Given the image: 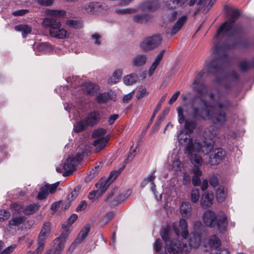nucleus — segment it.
Masks as SVG:
<instances>
[{
  "label": "nucleus",
  "mask_w": 254,
  "mask_h": 254,
  "mask_svg": "<svg viewBox=\"0 0 254 254\" xmlns=\"http://www.w3.org/2000/svg\"><path fill=\"white\" fill-rule=\"evenodd\" d=\"M148 94L149 93L146 91V89L145 87H141L137 91L136 97L138 99H140L145 96H146L148 95Z\"/></svg>",
  "instance_id": "nucleus-49"
},
{
  "label": "nucleus",
  "mask_w": 254,
  "mask_h": 254,
  "mask_svg": "<svg viewBox=\"0 0 254 254\" xmlns=\"http://www.w3.org/2000/svg\"><path fill=\"white\" fill-rule=\"evenodd\" d=\"M218 135V130L213 126H211L205 129L203 132L204 138L205 139H212Z\"/></svg>",
  "instance_id": "nucleus-21"
},
{
  "label": "nucleus",
  "mask_w": 254,
  "mask_h": 254,
  "mask_svg": "<svg viewBox=\"0 0 254 254\" xmlns=\"http://www.w3.org/2000/svg\"><path fill=\"white\" fill-rule=\"evenodd\" d=\"M80 189V188L79 186L76 187L74 190L68 195V199L70 200H72L75 199L78 195Z\"/></svg>",
  "instance_id": "nucleus-52"
},
{
  "label": "nucleus",
  "mask_w": 254,
  "mask_h": 254,
  "mask_svg": "<svg viewBox=\"0 0 254 254\" xmlns=\"http://www.w3.org/2000/svg\"><path fill=\"white\" fill-rule=\"evenodd\" d=\"M29 12L28 9H19L14 11L12 12V14L15 16H22Z\"/></svg>",
  "instance_id": "nucleus-58"
},
{
  "label": "nucleus",
  "mask_w": 254,
  "mask_h": 254,
  "mask_svg": "<svg viewBox=\"0 0 254 254\" xmlns=\"http://www.w3.org/2000/svg\"><path fill=\"white\" fill-rule=\"evenodd\" d=\"M137 11V9L133 8H118L115 9L116 13L121 15L130 14L135 13Z\"/></svg>",
  "instance_id": "nucleus-38"
},
{
  "label": "nucleus",
  "mask_w": 254,
  "mask_h": 254,
  "mask_svg": "<svg viewBox=\"0 0 254 254\" xmlns=\"http://www.w3.org/2000/svg\"><path fill=\"white\" fill-rule=\"evenodd\" d=\"M90 226L89 225H86L80 231L78 237L75 239L76 241H78L79 243L82 242L84 239L87 237L89 230H90Z\"/></svg>",
  "instance_id": "nucleus-37"
},
{
  "label": "nucleus",
  "mask_w": 254,
  "mask_h": 254,
  "mask_svg": "<svg viewBox=\"0 0 254 254\" xmlns=\"http://www.w3.org/2000/svg\"><path fill=\"white\" fill-rule=\"evenodd\" d=\"M96 89V85L90 82H86L83 85V89L84 91L89 94L93 93Z\"/></svg>",
  "instance_id": "nucleus-42"
},
{
  "label": "nucleus",
  "mask_w": 254,
  "mask_h": 254,
  "mask_svg": "<svg viewBox=\"0 0 254 254\" xmlns=\"http://www.w3.org/2000/svg\"><path fill=\"white\" fill-rule=\"evenodd\" d=\"M10 213L6 210H0V221H3L9 218Z\"/></svg>",
  "instance_id": "nucleus-51"
},
{
  "label": "nucleus",
  "mask_w": 254,
  "mask_h": 254,
  "mask_svg": "<svg viewBox=\"0 0 254 254\" xmlns=\"http://www.w3.org/2000/svg\"><path fill=\"white\" fill-rule=\"evenodd\" d=\"M218 179L215 176H212L209 180V184L213 187H216L218 185Z\"/></svg>",
  "instance_id": "nucleus-62"
},
{
  "label": "nucleus",
  "mask_w": 254,
  "mask_h": 254,
  "mask_svg": "<svg viewBox=\"0 0 254 254\" xmlns=\"http://www.w3.org/2000/svg\"><path fill=\"white\" fill-rule=\"evenodd\" d=\"M106 4L100 1H90L85 3L83 6L85 11L89 14H95L106 9Z\"/></svg>",
  "instance_id": "nucleus-11"
},
{
  "label": "nucleus",
  "mask_w": 254,
  "mask_h": 254,
  "mask_svg": "<svg viewBox=\"0 0 254 254\" xmlns=\"http://www.w3.org/2000/svg\"><path fill=\"white\" fill-rule=\"evenodd\" d=\"M43 26L48 29L51 37L58 39L68 38L67 31L62 27V22L56 18L46 17L42 21Z\"/></svg>",
  "instance_id": "nucleus-6"
},
{
  "label": "nucleus",
  "mask_w": 254,
  "mask_h": 254,
  "mask_svg": "<svg viewBox=\"0 0 254 254\" xmlns=\"http://www.w3.org/2000/svg\"><path fill=\"white\" fill-rule=\"evenodd\" d=\"M226 153L222 148H215L209 155L208 162L211 165L219 164L225 158Z\"/></svg>",
  "instance_id": "nucleus-14"
},
{
  "label": "nucleus",
  "mask_w": 254,
  "mask_h": 254,
  "mask_svg": "<svg viewBox=\"0 0 254 254\" xmlns=\"http://www.w3.org/2000/svg\"><path fill=\"white\" fill-rule=\"evenodd\" d=\"M40 208V205L38 203H33L26 206L23 210V212L26 215H31L37 211Z\"/></svg>",
  "instance_id": "nucleus-33"
},
{
  "label": "nucleus",
  "mask_w": 254,
  "mask_h": 254,
  "mask_svg": "<svg viewBox=\"0 0 254 254\" xmlns=\"http://www.w3.org/2000/svg\"><path fill=\"white\" fill-rule=\"evenodd\" d=\"M203 228L202 224L200 222L197 221L195 222L194 224V233H196V234H198L199 235V230H201V229Z\"/></svg>",
  "instance_id": "nucleus-59"
},
{
  "label": "nucleus",
  "mask_w": 254,
  "mask_h": 254,
  "mask_svg": "<svg viewBox=\"0 0 254 254\" xmlns=\"http://www.w3.org/2000/svg\"><path fill=\"white\" fill-rule=\"evenodd\" d=\"M181 15V11L180 10L173 11L167 15V20L170 22L175 21L178 18L177 22L171 29V34L172 35H175L179 31L188 19V15Z\"/></svg>",
  "instance_id": "nucleus-7"
},
{
  "label": "nucleus",
  "mask_w": 254,
  "mask_h": 254,
  "mask_svg": "<svg viewBox=\"0 0 254 254\" xmlns=\"http://www.w3.org/2000/svg\"><path fill=\"white\" fill-rule=\"evenodd\" d=\"M108 141L107 139H94L92 144L95 147V152H98L104 149Z\"/></svg>",
  "instance_id": "nucleus-30"
},
{
  "label": "nucleus",
  "mask_w": 254,
  "mask_h": 254,
  "mask_svg": "<svg viewBox=\"0 0 254 254\" xmlns=\"http://www.w3.org/2000/svg\"><path fill=\"white\" fill-rule=\"evenodd\" d=\"M147 60V58L145 55H137L132 60V66L135 67L143 66L146 63Z\"/></svg>",
  "instance_id": "nucleus-20"
},
{
  "label": "nucleus",
  "mask_w": 254,
  "mask_h": 254,
  "mask_svg": "<svg viewBox=\"0 0 254 254\" xmlns=\"http://www.w3.org/2000/svg\"><path fill=\"white\" fill-rule=\"evenodd\" d=\"M162 37L159 35H155L144 39L140 44V47L144 51H150L158 47L161 43Z\"/></svg>",
  "instance_id": "nucleus-8"
},
{
  "label": "nucleus",
  "mask_w": 254,
  "mask_h": 254,
  "mask_svg": "<svg viewBox=\"0 0 254 254\" xmlns=\"http://www.w3.org/2000/svg\"><path fill=\"white\" fill-rule=\"evenodd\" d=\"M46 12L48 15L54 17V18H61L65 15V12L62 10L47 9Z\"/></svg>",
  "instance_id": "nucleus-34"
},
{
  "label": "nucleus",
  "mask_w": 254,
  "mask_h": 254,
  "mask_svg": "<svg viewBox=\"0 0 254 254\" xmlns=\"http://www.w3.org/2000/svg\"><path fill=\"white\" fill-rule=\"evenodd\" d=\"M10 208L18 213L22 211L23 212L24 210L23 207L21 205L15 203H12L10 205Z\"/></svg>",
  "instance_id": "nucleus-55"
},
{
  "label": "nucleus",
  "mask_w": 254,
  "mask_h": 254,
  "mask_svg": "<svg viewBox=\"0 0 254 254\" xmlns=\"http://www.w3.org/2000/svg\"><path fill=\"white\" fill-rule=\"evenodd\" d=\"M114 191L111 192L106 199L107 202L110 203V204L112 205H117L122 201L125 200L128 197L127 192L126 193H122L113 200L112 199L114 195V191Z\"/></svg>",
  "instance_id": "nucleus-18"
},
{
  "label": "nucleus",
  "mask_w": 254,
  "mask_h": 254,
  "mask_svg": "<svg viewBox=\"0 0 254 254\" xmlns=\"http://www.w3.org/2000/svg\"><path fill=\"white\" fill-rule=\"evenodd\" d=\"M191 200L194 203H197L200 197L199 190L198 189L192 190L191 192Z\"/></svg>",
  "instance_id": "nucleus-45"
},
{
  "label": "nucleus",
  "mask_w": 254,
  "mask_h": 254,
  "mask_svg": "<svg viewBox=\"0 0 254 254\" xmlns=\"http://www.w3.org/2000/svg\"><path fill=\"white\" fill-rule=\"evenodd\" d=\"M25 219L26 217L24 216H16L9 221V225L11 226H18L22 224Z\"/></svg>",
  "instance_id": "nucleus-36"
},
{
  "label": "nucleus",
  "mask_w": 254,
  "mask_h": 254,
  "mask_svg": "<svg viewBox=\"0 0 254 254\" xmlns=\"http://www.w3.org/2000/svg\"><path fill=\"white\" fill-rule=\"evenodd\" d=\"M106 133V130L103 128H99L93 131L92 134V137L93 139H107L109 140L110 136L109 135L104 136Z\"/></svg>",
  "instance_id": "nucleus-24"
},
{
  "label": "nucleus",
  "mask_w": 254,
  "mask_h": 254,
  "mask_svg": "<svg viewBox=\"0 0 254 254\" xmlns=\"http://www.w3.org/2000/svg\"><path fill=\"white\" fill-rule=\"evenodd\" d=\"M188 223L187 221L182 218L180 220L179 225L177 223H174L173 225V230H174L176 236L179 237L180 234H181L182 237L183 238L184 241H186V239L188 237L189 232L187 230Z\"/></svg>",
  "instance_id": "nucleus-13"
},
{
  "label": "nucleus",
  "mask_w": 254,
  "mask_h": 254,
  "mask_svg": "<svg viewBox=\"0 0 254 254\" xmlns=\"http://www.w3.org/2000/svg\"><path fill=\"white\" fill-rule=\"evenodd\" d=\"M165 51L163 50L159 54L157 55L156 56L154 61L151 64L149 70H148V75L149 76H151L153 73H154V71L158 66L159 64H160L163 56L164 55Z\"/></svg>",
  "instance_id": "nucleus-22"
},
{
  "label": "nucleus",
  "mask_w": 254,
  "mask_h": 254,
  "mask_svg": "<svg viewBox=\"0 0 254 254\" xmlns=\"http://www.w3.org/2000/svg\"><path fill=\"white\" fill-rule=\"evenodd\" d=\"M154 247L155 251L157 253H159L162 248V243L160 239H157L154 243Z\"/></svg>",
  "instance_id": "nucleus-61"
},
{
  "label": "nucleus",
  "mask_w": 254,
  "mask_h": 254,
  "mask_svg": "<svg viewBox=\"0 0 254 254\" xmlns=\"http://www.w3.org/2000/svg\"><path fill=\"white\" fill-rule=\"evenodd\" d=\"M161 236L165 242L166 250L169 253L173 254H180L183 252H189L191 248L198 247L201 241L198 234L192 232L190 236L189 245L184 244V241L182 245L178 239L171 238L169 231L166 229L162 230Z\"/></svg>",
  "instance_id": "nucleus-4"
},
{
  "label": "nucleus",
  "mask_w": 254,
  "mask_h": 254,
  "mask_svg": "<svg viewBox=\"0 0 254 254\" xmlns=\"http://www.w3.org/2000/svg\"><path fill=\"white\" fill-rule=\"evenodd\" d=\"M214 200V195L212 192L205 191L200 198V204L202 208H206L210 207Z\"/></svg>",
  "instance_id": "nucleus-16"
},
{
  "label": "nucleus",
  "mask_w": 254,
  "mask_h": 254,
  "mask_svg": "<svg viewBox=\"0 0 254 254\" xmlns=\"http://www.w3.org/2000/svg\"><path fill=\"white\" fill-rule=\"evenodd\" d=\"M87 126H88L86 125L85 120H80L74 126L73 130L76 132H79L85 129Z\"/></svg>",
  "instance_id": "nucleus-40"
},
{
  "label": "nucleus",
  "mask_w": 254,
  "mask_h": 254,
  "mask_svg": "<svg viewBox=\"0 0 254 254\" xmlns=\"http://www.w3.org/2000/svg\"><path fill=\"white\" fill-rule=\"evenodd\" d=\"M100 119V113L97 111H93L88 114L85 120L87 125L93 127L98 123Z\"/></svg>",
  "instance_id": "nucleus-17"
},
{
  "label": "nucleus",
  "mask_w": 254,
  "mask_h": 254,
  "mask_svg": "<svg viewBox=\"0 0 254 254\" xmlns=\"http://www.w3.org/2000/svg\"><path fill=\"white\" fill-rule=\"evenodd\" d=\"M188 0H170L166 1V6L169 9H176L183 6Z\"/></svg>",
  "instance_id": "nucleus-23"
},
{
  "label": "nucleus",
  "mask_w": 254,
  "mask_h": 254,
  "mask_svg": "<svg viewBox=\"0 0 254 254\" xmlns=\"http://www.w3.org/2000/svg\"><path fill=\"white\" fill-rule=\"evenodd\" d=\"M138 79V75L136 73H131L124 77L123 82L127 85H130L136 83Z\"/></svg>",
  "instance_id": "nucleus-31"
},
{
  "label": "nucleus",
  "mask_w": 254,
  "mask_h": 254,
  "mask_svg": "<svg viewBox=\"0 0 254 254\" xmlns=\"http://www.w3.org/2000/svg\"><path fill=\"white\" fill-rule=\"evenodd\" d=\"M38 2L41 5L49 6L51 5L53 2V0H38Z\"/></svg>",
  "instance_id": "nucleus-63"
},
{
  "label": "nucleus",
  "mask_w": 254,
  "mask_h": 254,
  "mask_svg": "<svg viewBox=\"0 0 254 254\" xmlns=\"http://www.w3.org/2000/svg\"><path fill=\"white\" fill-rule=\"evenodd\" d=\"M181 214L184 217L188 218L191 215V208L189 202H184L180 207Z\"/></svg>",
  "instance_id": "nucleus-27"
},
{
  "label": "nucleus",
  "mask_w": 254,
  "mask_h": 254,
  "mask_svg": "<svg viewBox=\"0 0 254 254\" xmlns=\"http://www.w3.org/2000/svg\"><path fill=\"white\" fill-rule=\"evenodd\" d=\"M78 164V160L75 157H69L64 162L62 167L56 168V171L59 173H62L64 176L71 174L75 169Z\"/></svg>",
  "instance_id": "nucleus-9"
},
{
  "label": "nucleus",
  "mask_w": 254,
  "mask_h": 254,
  "mask_svg": "<svg viewBox=\"0 0 254 254\" xmlns=\"http://www.w3.org/2000/svg\"><path fill=\"white\" fill-rule=\"evenodd\" d=\"M149 16L147 14L136 15L134 16V20L138 23H144L149 20Z\"/></svg>",
  "instance_id": "nucleus-48"
},
{
  "label": "nucleus",
  "mask_w": 254,
  "mask_h": 254,
  "mask_svg": "<svg viewBox=\"0 0 254 254\" xmlns=\"http://www.w3.org/2000/svg\"><path fill=\"white\" fill-rule=\"evenodd\" d=\"M50 231V223L49 222L45 223L38 236V247L37 248V252L38 253L42 252L43 251L44 248L45 240L49 235Z\"/></svg>",
  "instance_id": "nucleus-12"
},
{
  "label": "nucleus",
  "mask_w": 254,
  "mask_h": 254,
  "mask_svg": "<svg viewBox=\"0 0 254 254\" xmlns=\"http://www.w3.org/2000/svg\"><path fill=\"white\" fill-rule=\"evenodd\" d=\"M110 98V95L106 93L99 94L97 97V100L99 103H105Z\"/></svg>",
  "instance_id": "nucleus-50"
},
{
  "label": "nucleus",
  "mask_w": 254,
  "mask_h": 254,
  "mask_svg": "<svg viewBox=\"0 0 254 254\" xmlns=\"http://www.w3.org/2000/svg\"><path fill=\"white\" fill-rule=\"evenodd\" d=\"M119 173L117 172H113L111 173L108 179L102 178L96 184V188L98 194L102 195L104 193L111 183L118 176Z\"/></svg>",
  "instance_id": "nucleus-10"
},
{
  "label": "nucleus",
  "mask_w": 254,
  "mask_h": 254,
  "mask_svg": "<svg viewBox=\"0 0 254 254\" xmlns=\"http://www.w3.org/2000/svg\"><path fill=\"white\" fill-rule=\"evenodd\" d=\"M36 52L39 54H46L52 51L53 48L51 44L48 43H41L38 44L36 47Z\"/></svg>",
  "instance_id": "nucleus-25"
},
{
  "label": "nucleus",
  "mask_w": 254,
  "mask_h": 254,
  "mask_svg": "<svg viewBox=\"0 0 254 254\" xmlns=\"http://www.w3.org/2000/svg\"><path fill=\"white\" fill-rule=\"evenodd\" d=\"M252 64L247 60H242L239 63V67L242 71H246L251 68Z\"/></svg>",
  "instance_id": "nucleus-44"
},
{
  "label": "nucleus",
  "mask_w": 254,
  "mask_h": 254,
  "mask_svg": "<svg viewBox=\"0 0 254 254\" xmlns=\"http://www.w3.org/2000/svg\"><path fill=\"white\" fill-rule=\"evenodd\" d=\"M203 221L205 225L211 228L216 227L220 232L226 230L228 221L227 217L223 212L216 214L214 211L208 210L203 215Z\"/></svg>",
  "instance_id": "nucleus-5"
},
{
  "label": "nucleus",
  "mask_w": 254,
  "mask_h": 254,
  "mask_svg": "<svg viewBox=\"0 0 254 254\" xmlns=\"http://www.w3.org/2000/svg\"><path fill=\"white\" fill-rule=\"evenodd\" d=\"M102 36L98 33H94L91 35L90 42L91 44L99 46L101 44Z\"/></svg>",
  "instance_id": "nucleus-39"
},
{
  "label": "nucleus",
  "mask_w": 254,
  "mask_h": 254,
  "mask_svg": "<svg viewBox=\"0 0 254 254\" xmlns=\"http://www.w3.org/2000/svg\"><path fill=\"white\" fill-rule=\"evenodd\" d=\"M180 94V91H176L171 97L169 100V104H172L175 102Z\"/></svg>",
  "instance_id": "nucleus-64"
},
{
  "label": "nucleus",
  "mask_w": 254,
  "mask_h": 254,
  "mask_svg": "<svg viewBox=\"0 0 254 254\" xmlns=\"http://www.w3.org/2000/svg\"><path fill=\"white\" fill-rule=\"evenodd\" d=\"M54 244L56 245V248L53 250V251L57 254H61L64 247V242L61 238H60L55 240Z\"/></svg>",
  "instance_id": "nucleus-35"
},
{
  "label": "nucleus",
  "mask_w": 254,
  "mask_h": 254,
  "mask_svg": "<svg viewBox=\"0 0 254 254\" xmlns=\"http://www.w3.org/2000/svg\"><path fill=\"white\" fill-rule=\"evenodd\" d=\"M14 29L17 31L22 32V35L23 38L26 37L27 35L32 31V28L27 24H19L14 27Z\"/></svg>",
  "instance_id": "nucleus-29"
},
{
  "label": "nucleus",
  "mask_w": 254,
  "mask_h": 254,
  "mask_svg": "<svg viewBox=\"0 0 254 254\" xmlns=\"http://www.w3.org/2000/svg\"><path fill=\"white\" fill-rule=\"evenodd\" d=\"M193 167L192 171L194 176L192 179V184L194 186H199L200 184V177L202 175V172L199 169V167L201 165L193 164Z\"/></svg>",
  "instance_id": "nucleus-19"
},
{
  "label": "nucleus",
  "mask_w": 254,
  "mask_h": 254,
  "mask_svg": "<svg viewBox=\"0 0 254 254\" xmlns=\"http://www.w3.org/2000/svg\"><path fill=\"white\" fill-rule=\"evenodd\" d=\"M123 73L122 69H118L116 70L113 74V75L108 79V83L110 84H116L119 82Z\"/></svg>",
  "instance_id": "nucleus-28"
},
{
  "label": "nucleus",
  "mask_w": 254,
  "mask_h": 254,
  "mask_svg": "<svg viewBox=\"0 0 254 254\" xmlns=\"http://www.w3.org/2000/svg\"><path fill=\"white\" fill-rule=\"evenodd\" d=\"M185 138H181L182 145L185 146L184 153L190 157V160L192 164L202 165V157L197 153L201 152L207 155L213 150L215 142L212 139H204L202 142L197 140H190L185 135Z\"/></svg>",
  "instance_id": "nucleus-3"
},
{
  "label": "nucleus",
  "mask_w": 254,
  "mask_h": 254,
  "mask_svg": "<svg viewBox=\"0 0 254 254\" xmlns=\"http://www.w3.org/2000/svg\"><path fill=\"white\" fill-rule=\"evenodd\" d=\"M230 18L222 24L218 29L214 38V45L211 49V53L214 59L206 65L209 73L216 74L220 72L227 59V52L230 47L221 43L225 37L238 38L244 32V28L240 24H236L235 21L240 15L238 9L231 8Z\"/></svg>",
  "instance_id": "nucleus-2"
},
{
  "label": "nucleus",
  "mask_w": 254,
  "mask_h": 254,
  "mask_svg": "<svg viewBox=\"0 0 254 254\" xmlns=\"http://www.w3.org/2000/svg\"><path fill=\"white\" fill-rule=\"evenodd\" d=\"M231 104L226 95L217 91L215 93H209L207 87L201 85L198 89V95L193 98L191 106L185 104L177 108L178 122L182 124L185 122L184 129L180 131L178 135L180 144L181 138L193 140L190 134L196 127L195 120H211L216 125H223L227 121L225 111Z\"/></svg>",
  "instance_id": "nucleus-1"
},
{
  "label": "nucleus",
  "mask_w": 254,
  "mask_h": 254,
  "mask_svg": "<svg viewBox=\"0 0 254 254\" xmlns=\"http://www.w3.org/2000/svg\"><path fill=\"white\" fill-rule=\"evenodd\" d=\"M16 245L15 244L12 245L7 248H5L3 251L1 252L0 254H9L12 253L16 248Z\"/></svg>",
  "instance_id": "nucleus-56"
},
{
  "label": "nucleus",
  "mask_w": 254,
  "mask_h": 254,
  "mask_svg": "<svg viewBox=\"0 0 254 254\" xmlns=\"http://www.w3.org/2000/svg\"><path fill=\"white\" fill-rule=\"evenodd\" d=\"M175 157H174V160H171L172 161V168L174 169L175 171L179 170L182 167V163L181 161L179 160L177 155L176 154L174 155Z\"/></svg>",
  "instance_id": "nucleus-46"
},
{
  "label": "nucleus",
  "mask_w": 254,
  "mask_h": 254,
  "mask_svg": "<svg viewBox=\"0 0 254 254\" xmlns=\"http://www.w3.org/2000/svg\"><path fill=\"white\" fill-rule=\"evenodd\" d=\"M48 193L49 192L47 189V187L46 186V185H44L43 187L41 188L37 197L39 199H43L46 198Z\"/></svg>",
  "instance_id": "nucleus-47"
},
{
  "label": "nucleus",
  "mask_w": 254,
  "mask_h": 254,
  "mask_svg": "<svg viewBox=\"0 0 254 254\" xmlns=\"http://www.w3.org/2000/svg\"><path fill=\"white\" fill-rule=\"evenodd\" d=\"M155 173L153 172L150 175H149L145 178L141 182L140 186L141 188L145 187L148 183H150V189L155 196L156 199L157 200H160L162 198L161 194H157L155 190L156 185L154 184V180L155 179Z\"/></svg>",
  "instance_id": "nucleus-15"
},
{
  "label": "nucleus",
  "mask_w": 254,
  "mask_h": 254,
  "mask_svg": "<svg viewBox=\"0 0 254 254\" xmlns=\"http://www.w3.org/2000/svg\"><path fill=\"white\" fill-rule=\"evenodd\" d=\"M100 170V168L99 166L98 167H95V169H92L89 172V174L85 177V181L86 182H89L91 179L94 178L99 173Z\"/></svg>",
  "instance_id": "nucleus-43"
},
{
  "label": "nucleus",
  "mask_w": 254,
  "mask_h": 254,
  "mask_svg": "<svg viewBox=\"0 0 254 254\" xmlns=\"http://www.w3.org/2000/svg\"><path fill=\"white\" fill-rule=\"evenodd\" d=\"M65 23L67 25L75 28H78L80 27V23L76 20H67Z\"/></svg>",
  "instance_id": "nucleus-53"
},
{
  "label": "nucleus",
  "mask_w": 254,
  "mask_h": 254,
  "mask_svg": "<svg viewBox=\"0 0 254 254\" xmlns=\"http://www.w3.org/2000/svg\"><path fill=\"white\" fill-rule=\"evenodd\" d=\"M220 245V241L219 239L215 235L212 236L209 239V246L214 249L219 247Z\"/></svg>",
  "instance_id": "nucleus-41"
},
{
  "label": "nucleus",
  "mask_w": 254,
  "mask_h": 254,
  "mask_svg": "<svg viewBox=\"0 0 254 254\" xmlns=\"http://www.w3.org/2000/svg\"><path fill=\"white\" fill-rule=\"evenodd\" d=\"M59 184V183L57 182L52 185L46 184L45 185L47 187L48 192L51 193H54L56 191Z\"/></svg>",
  "instance_id": "nucleus-54"
},
{
  "label": "nucleus",
  "mask_w": 254,
  "mask_h": 254,
  "mask_svg": "<svg viewBox=\"0 0 254 254\" xmlns=\"http://www.w3.org/2000/svg\"><path fill=\"white\" fill-rule=\"evenodd\" d=\"M101 195V194H98L97 190H95L91 191L89 193L88 198L90 200H94L100 197Z\"/></svg>",
  "instance_id": "nucleus-57"
},
{
  "label": "nucleus",
  "mask_w": 254,
  "mask_h": 254,
  "mask_svg": "<svg viewBox=\"0 0 254 254\" xmlns=\"http://www.w3.org/2000/svg\"><path fill=\"white\" fill-rule=\"evenodd\" d=\"M158 8V3L156 2H146L143 3L138 8V10L142 11H153Z\"/></svg>",
  "instance_id": "nucleus-26"
},
{
  "label": "nucleus",
  "mask_w": 254,
  "mask_h": 254,
  "mask_svg": "<svg viewBox=\"0 0 254 254\" xmlns=\"http://www.w3.org/2000/svg\"><path fill=\"white\" fill-rule=\"evenodd\" d=\"M227 190L225 188L220 187L216 191V198L219 202H222L224 201L227 196Z\"/></svg>",
  "instance_id": "nucleus-32"
},
{
  "label": "nucleus",
  "mask_w": 254,
  "mask_h": 254,
  "mask_svg": "<svg viewBox=\"0 0 254 254\" xmlns=\"http://www.w3.org/2000/svg\"><path fill=\"white\" fill-rule=\"evenodd\" d=\"M80 243H79L78 241H76V240H75L68 248L67 254H71V253L74 251L75 248L76 247L77 245H78Z\"/></svg>",
  "instance_id": "nucleus-60"
}]
</instances>
